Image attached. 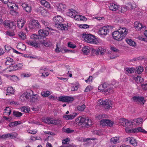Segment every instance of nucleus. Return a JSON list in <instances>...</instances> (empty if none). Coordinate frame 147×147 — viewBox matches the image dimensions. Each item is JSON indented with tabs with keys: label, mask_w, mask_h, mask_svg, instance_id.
Here are the masks:
<instances>
[{
	"label": "nucleus",
	"mask_w": 147,
	"mask_h": 147,
	"mask_svg": "<svg viewBox=\"0 0 147 147\" xmlns=\"http://www.w3.org/2000/svg\"><path fill=\"white\" fill-rule=\"evenodd\" d=\"M8 138H14L17 137L18 136V134L15 132L8 133Z\"/></svg>",
	"instance_id": "obj_47"
},
{
	"label": "nucleus",
	"mask_w": 147,
	"mask_h": 147,
	"mask_svg": "<svg viewBox=\"0 0 147 147\" xmlns=\"http://www.w3.org/2000/svg\"><path fill=\"white\" fill-rule=\"evenodd\" d=\"M22 6L26 12L29 13L31 11V7L30 5L26 3H23L22 4Z\"/></svg>",
	"instance_id": "obj_19"
},
{
	"label": "nucleus",
	"mask_w": 147,
	"mask_h": 147,
	"mask_svg": "<svg viewBox=\"0 0 147 147\" xmlns=\"http://www.w3.org/2000/svg\"><path fill=\"white\" fill-rule=\"evenodd\" d=\"M32 74L30 73H22L20 75V76L22 78H28L30 77Z\"/></svg>",
	"instance_id": "obj_43"
},
{
	"label": "nucleus",
	"mask_w": 147,
	"mask_h": 147,
	"mask_svg": "<svg viewBox=\"0 0 147 147\" xmlns=\"http://www.w3.org/2000/svg\"><path fill=\"white\" fill-rule=\"evenodd\" d=\"M56 27L60 28L62 30H65V28H67L63 24H62V23L60 24L59 25L58 24Z\"/></svg>",
	"instance_id": "obj_57"
},
{
	"label": "nucleus",
	"mask_w": 147,
	"mask_h": 147,
	"mask_svg": "<svg viewBox=\"0 0 147 147\" xmlns=\"http://www.w3.org/2000/svg\"><path fill=\"white\" fill-rule=\"evenodd\" d=\"M28 26L31 29L36 30L40 28V25L38 20H33L29 24Z\"/></svg>",
	"instance_id": "obj_9"
},
{
	"label": "nucleus",
	"mask_w": 147,
	"mask_h": 147,
	"mask_svg": "<svg viewBox=\"0 0 147 147\" xmlns=\"http://www.w3.org/2000/svg\"><path fill=\"white\" fill-rule=\"evenodd\" d=\"M24 57L26 59H37L38 60L40 61H42V59H40V57H37L36 56H24Z\"/></svg>",
	"instance_id": "obj_38"
},
{
	"label": "nucleus",
	"mask_w": 147,
	"mask_h": 147,
	"mask_svg": "<svg viewBox=\"0 0 147 147\" xmlns=\"http://www.w3.org/2000/svg\"><path fill=\"white\" fill-rule=\"evenodd\" d=\"M127 140L129 141L130 143L133 146H137V141L133 137L129 138H127Z\"/></svg>",
	"instance_id": "obj_28"
},
{
	"label": "nucleus",
	"mask_w": 147,
	"mask_h": 147,
	"mask_svg": "<svg viewBox=\"0 0 147 147\" xmlns=\"http://www.w3.org/2000/svg\"><path fill=\"white\" fill-rule=\"evenodd\" d=\"M5 111L4 112V113L5 114V115H9L11 112V109L9 107H6L5 109Z\"/></svg>",
	"instance_id": "obj_54"
},
{
	"label": "nucleus",
	"mask_w": 147,
	"mask_h": 147,
	"mask_svg": "<svg viewBox=\"0 0 147 147\" xmlns=\"http://www.w3.org/2000/svg\"><path fill=\"white\" fill-rule=\"evenodd\" d=\"M132 122L133 123V125L134 124L136 125H139L142 123L143 122V119L140 118L135 119L133 120Z\"/></svg>",
	"instance_id": "obj_22"
},
{
	"label": "nucleus",
	"mask_w": 147,
	"mask_h": 147,
	"mask_svg": "<svg viewBox=\"0 0 147 147\" xmlns=\"http://www.w3.org/2000/svg\"><path fill=\"white\" fill-rule=\"evenodd\" d=\"M119 124L120 125L125 127V130L127 133L129 131V128L133 127V123L132 121L123 118L119 119Z\"/></svg>",
	"instance_id": "obj_2"
},
{
	"label": "nucleus",
	"mask_w": 147,
	"mask_h": 147,
	"mask_svg": "<svg viewBox=\"0 0 147 147\" xmlns=\"http://www.w3.org/2000/svg\"><path fill=\"white\" fill-rule=\"evenodd\" d=\"M65 98V102H70L74 100V98L70 96H66Z\"/></svg>",
	"instance_id": "obj_53"
},
{
	"label": "nucleus",
	"mask_w": 147,
	"mask_h": 147,
	"mask_svg": "<svg viewBox=\"0 0 147 147\" xmlns=\"http://www.w3.org/2000/svg\"><path fill=\"white\" fill-rule=\"evenodd\" d=\"M82 51L84 54L88 55L90 52V47L88 46L84 47L82 49Z\"/></svg>",
	"instance_id": "obj_36"
},
{
	"label": "nucleus",
	"mask_w": 147,
	"mask_h": 147,
	"mask_svg": "<svg viewBox=\"0 0 147 147\" xmlns=\"http://www.w3.org/2000/svg\"><path fill=\"white\" fill-rule=\"evenodd\" d=\"M5 63L6 65H11L13 64L14 63V62L12 58L9 57H7V58Z\"/></svg>",
	"instance_id": "obj_31"
},
{
	"label": "nucleus",
	"mask_w": 147,
	"mask_h": 147,
	"mask_svg": "<svg viewBox=\"0 0 147 147\" xmlns=\"http://www.w3.org/2000/svg\"><path fill=\"white\" fill-rule=\"evenodd\" d=\"M38 11L41 13L42 15H45V13L46 12V11L45 9L42 7H40L38 9Z\"/></svg>",
	"instance_id": "obj_48"
},
{
	"label": "nucleus",
	"mask_w": 147,
	"mask_h": 147,
	"mask_svg": "<svg viewBox=\"0 0 147 147\" xmlns=\"http://www.w3.org/2000/svg\"><path fill=\"white\" fill-rule=\"evenodd\" d=\"M133 101L141 105H143L145 102V100L143 97L139 96H135L132 98Z\"/></svg>",
	"instance_id": "obj_11"
},
{
	"label": "nucleus",
	"mask_w": 147,
	"mask_h": 147,
	"mask_svg": "<svg viewBox=\"0 0 147 147\" xmlns=\"http://www.w3.org/2000/svg\"><path fill=\"white\" fill-rule=\"evenodd\" d=\"M8 7L11 9V10L13 11H14V12H15L16 9H15V7L16 9V6L15 4L13 5L12 6H9V5H8Z\"/></svg>",
	"instance_id": "obj_64"
},
{
	"label": "nucleus",
	"mask_w": 147,
	"mask_h": 147,
	"mask_svg": "<svg viewBox=\"0 0 147 147\" xmlns=\"http://www.w3.org/2000/svg\"><path fill=\"white\" fill-rule=\"evenodd\" d=\"M86 118L84 117H79L75 119V121L77 123H78L79 125L83 124L86 126Z\"/></svg>",
	"instance_id": "obj_14"
},
{
	"label": "nucleus",
	"mask_w": 147,
	"mask_h": 147,
	"mask_svg": "<svg viewBox=\"0 0 147 147\" xmlns=\"http://www.w3.org/2000/svg\"><path fill=\"white\" fill-rule=\"evenodd\" d=\"M76 11L73 9H71L67 13V15L71 17L72 18H73L75 14Z\"/></svg>",
	"instance_id": "obj_40"
},
{
	"label": "nucleus",
	"mask_w": 147,
	"mask_h": 147,
	"mask_svg": "<svg viewBox=\"0 0 147 147\" xmlns=\"http://www.w3.org/2000/svg\"><path fill=\"white\" fill-rule=\"evenodd\" d=\"M125 41L129 45L133 47H135L136 45V43L131 39L127 38L126 39Z\"/></svg>",
	"instance_id": "obj_29"
},
{
	"label": "nucleus",
	"mask_w": 147,
	"mask_h": 147,
	"mask_svg": "<svg viewBox=\"0 0 147 147\" xmlns=\"http://www.w3.org/2000/svg\"><path fill=\"white\" fill-rule=\"evenodd\" d=\"M26 43L29 45L34 47L36 48H38L39 47L38 43H37L35 41L27 40Z\"/></svg>",
	"instance_id": "obj_18"
},
{
	"label": "nucleus",
	"mask_w": 147,
	"mask_h": 147,
	"mask_svg": "<svg viewBox=\"0 0 147 147\" xmlns=\"http://www.w3.org/2000/svg\"><path fill=\"white\" fill-rule=\"evenodd\" d=\"M92 77L91 76H90L88 79L87 80H85V81L86 83H90L92 81Z\"/></svg>",
	"instance_id": "obj_61"
},
{
	"label": "nucleus",
	"mask_w": 147,
	"mask_h": 147,
	"mask_svg": "<svg viewBox=\"0 0 147 147\" xmlns=\"http://www.w3.org/2000/svg\"><path fill=\"white\" fill-rule=\"evenodd\" d=\"M33 92L32 90H29L24 93L20 97V99L22 101H24L29 99L31 95L33 94Z\"/></svg>",
	"instance_id": "obj_7"
},
{
	"label": "nucleus",
	"mask_w": 147,
	"mask_h": 147,
	"mask_svg": "<svg viewBox=\"0 0 147 147\" xmlns=\"http://www.w3.org/2000/svg\"><path fill=\"white\" fill-rule=\"evenodd\" d=\"M131 77L137 83H141L143 81V78L137 75H132Z\"/></svg>",
	"instance_id": "obj_25"
},
{
	"label": "nucleus",
	"mask_w": 147,
	"mask_h": 147,
	"mask_svg": "<svg viewBox=\"0 0 147 147\" xmlns=\"http://www.w3.org/2000/svg\"><path fill=\"white\" fill-rule=\"evenodd\" d=\"M82 37L85 41L89 43L96 44L98 42V40L94 36L91 34H83Z\"/></svg>",
	"instance_id": "obj_4"
},
{
	"label": "nucleus",
	"mask_w": 147,
	"mask_h": 147,
	"mask_svg": "<svg viewBox=\"0 0 147 147\" xmlns=\"http://www.w3.org/2000/svg\"><path fill=\"white\" fill-rule=\"evenodd\" d=\"M22 123L20 121H15L11 122L9 124V126L10 127H13Z\"/></svg>",
	"instance_id": "obj_37"
},
{
	"label": "nucleus",
	"mask_w": 147,
	"mask_h": 147,
	"mask_svg": "<svg viewBox=\"0 0 147 147\" xmlns=\"http://www.w3.org/2000/svg\"><path fill=\"white\" fill-rule=\"evenodd\" d=\"M7 78L14 82L19 80V78L15 75H6Z\"/></svg>",
	"instance_id": "obj_27"
},
{
	"label": "nucleus",
	"mask_w": 147,
	"mask_h": 147,
	"mask_svg": "<svg viewBox=\"0 0 147 147\" xmlns=\"http://www.w3.org/2000/svg\"><path fill=\"white\" fill-rule=\"evenodd\" d=\"M52 92H51L49 91H43L41 92V95L43 97H47L50 95L52 93Z\"/></svg>",
	"instance_id": "obj_34"
},
{
	"label": "nucleus",
	"mask_w": 147,
	"mask_h": 147,
	"mask_svg": "<svg viewBox=\"0 0 147 147\" xmlns=\"http://www.w3.org/2000/svg\"><path fill=\"white\" fill-rule=\"evenodd\" d=\"M39 96L36 94H33V96L31 98V100L30 101L32 102H35L37 101L39 99Z\"/></svg>",
	"instance_id": "obj_41"
},
{
	"label": "nucleus",
	"mask_w": 147,
	"mask_h": 147,
	"mask_svg": "<svg viewBox=\"0 0 147 147\" xmlns=\"http://www.w3.org/2000/svg\"><path fill=\"white\" fill-rule=\"evenodd\" d=\"M107 119H103L101 120L100 121V125L102 126H107Z\"/></svg>",
	"instance_id": "obj_52"
},
{
	"label": "nucleus",
	"mask_w": 147,
	"mask_h": 147,
	"mask_svg": "<svg viewBox=\"0 0 147 147\" xmlns=\"http://www.w3.org/2000/svg\"><path fill=\"white\" fill-rule=\"evenodd\" d=\"M131 128H130L129 131L127 132V133H139L141 132L144 134H146L147 133V131H145L142 127H138L137 128L132 129Z\"/></svg>",
	"instance_id": "obj_10"
},
{
	"label": "nucleus",
	"mask_w": 147,
	"mask_h": 147,
	"mask_svg": "<svg viewBox=\"0 0 147 147\" xmlns=\"http://www.w3.org/2000/svg\"><path fill=\"white\" fill-rule=\"evenodd\" d=\"M57 7L58 10L59 11H61L65 8L66 6L62 3H60L57 4Z\"/></svg>",
	"instance_id": "obj_35"
},
{
	"label": "nucleus",
	"mask_w": 147,
	"mask_h": 147,
	"mask_svg": "<svg viewBox=\"0 0 147 147\" xmlns=\"http://www.w3.org/2000/svg\"><path fill=\"white\" fill-rule=\"evenodd\" d=\"M19 36L22 39L24 40L26 38V35L23 32H21L19 33Z\"/></svg>",
	"instance_id": "obj_55"
},
{
	"label": "nucleus",
	"mask_w": 147,
	"mask_h": 147,
	"mask_svg": "<svg viewBox=\"0 0 147 147\" xmlns=\"http://www.w3.org/2000/svg\"><path fill=\"white\" fill-rule=\"evenodd\" d=\"M40 2L42 5L48 8L50 7L49 2L45 0H42L40 1Z\"/></svg>",
	"instance_id": "obj_30"
},
{
	"label": "nucleus",
	"mask_w": 147,
	"mask_h": 147,
	"mask_svg": "<svg viewBox=\"0 0 147 147\" xmlns=\"http://www.w3.org/2000/svg\"><path fill=\"white\" fill-rule=\"evenodd\" d=\"M106 52L105 48H102L101 47L94 49H92V52L93 54H95L96 55L100 54L103 55L105 54Z\"/></svg>",
	"instance_id": "obj_8"
},
{
	"label": "nucleus",
	"mask_w": 147,
	"mask_h": 147,
	"mask_svg": "<svg viewBox=\"0 0 147 147\" xmlns=\"http://www.w3.org/2000/svg\"><path fill=\"white\" fill-rule=\"evenodd\" d=\"M21 111L25 112H29L30 111V109L29 107H23L21 109Z\"/></svg>",
	"instance_id": "obj_46"
},
{
	"label": "nucleus",
	"mask_w": 147,
	"mask_h": 147,
	"mask_svg": "<svg viewBox=\"0 0 147 147\" xmlns=\"http://www.w3.org/2000/svg\"><path fill=\"white\" fill-rule=\"evenodd\" d=\"M112 29L111 26H107L100 28L99 30V34L102 35H106Z\"/></svg>",
	"instance_id": "obj_6"
},
{
	"label": "nucleus",
	"mask_w": 147,
	"mask_h": 147,
	"mask_svg": "<svg viewBox=\"0 0 147 147\" xmlns=\"http://www.w3.org/2000/svg\"><path fill=\"white\" fill-rule=\"evenodd\" d=\"M143 67L142 66H138L135 69V72L138 74H140L144 71Z\"/></svg>",
	"instance_id": "obj_33"
},
{
	"label": "nucleus",
	"mask_w": 147,
	"mask_h": 147,
	"mask_svg": "<svg viewBox=\"0 0 147 147\" xmlns=\"http://www.w3.org/2000/svg\"><path fill=\"white\" fill-rule=\"evenodd\" d=\"M13 114L16 117H19L22 115V113L18 111H14L13 112Z\"/></svg>",
	"instance_id": "obj_63"
},
{
	"label": "nucleus",
	"mask_w": 147,
	"mask_h": 147,
	"mask_svg": "<svg viewBox=\"0 0 147 147\" xmlns=\"http://www.w3.org/2000/svg\"><path fill=\"white\" fill-rule=\"evenodd\" d=\"M112 105V101L109 99H107L104 101L103 106L106 109H109L111 108Z\"/></svg>",
	"instance_id": "obj_13"
},
{
	"label": "nucleus",
	"mask_w": 147,
	"mask_h": 147,
	"mask_svg": "<svg viewBox=\"0 0 147 147\" xmlns=\"http://www.w3.org/2000/svg\"><path fill=\"white\" fill-rule=\"evenodd\" d=\"M134 70V69L133 67H127L125 68L126 71L127 72L130 74L133 73Z\"/></svg>",
	"instance_id": "obj_51"
},
{
	"label": "nucleus",
	"mask_w": 147,
	"mask_h": 147,
	"mask_svg": "<svg viewBox=\"0 0 147 147\" xmlns=\"http://www.w3.org/2000/svg\"><path fill=\"white\" fill-rule=\"evenodd\" d=\"M41 121L43 122L49 124L57 125L60 124L61 123V121L60 119H55L52 118L48 117H43Z\"/></svg>",
	"instance_id": "obj_3"
},
{
	"label": "nucleus",
	"mask_w": 147,
	"mask_h": 147,
	"mask_svg": "<svg viewBox=\"0 0 147 147\" xmlns=\"http://www.w3.org/2000/svg\"><path fill=\"white\" fill-rule=\"evenodd\" d=\"M85 105H83L81 106H78L77 107V109L80 111H83L85 108Z\"/></svg>",
	"instance_id": "obj_50"
},
{
	"label": "nucleus",
	"mask_w": 147,
	"mask_h": 147,
	"mask_svg": "<svg viewBox=\"0 0 147 147\" xmlns=\"http://www.w3.org/2000/svg\"><path fill=\"white\" fill-rule=\"evenodd\" d=\"M93 88V86L90 85H88L86 87L84 91L85 92H88L91 91Z\"/></svg>",
	"instance_id": "obj_56"
},
{
	"label": "nucleus",
	"mask_w": 147,
	"mask_h": 147,
	"mask_svg": "<svg viewBox=\"0 0 147 147\" xmlns=\"http://www.w3.org/2000/svg\"><path fill=\"white\" fill-rule=\"evenodd\" d=\"M134 26L137 30H140L142 28H145V26H143L141 23H139L138 22H136L134 23Z\"/></svg>",
	"instance_id": "obj_23"
},
{
	"label": "nucleus",
	"mask_w": 147,
	"mask_h": 147,
	"mask_svg": "<svg viewBox=\"0 0 147 147\" xmlns=\"http://www.w3.org/2000/svg\"><path fill=\"white\" fill-rule=\"evenodd\" d=\"M127 10V8L126 6H122L121 7L120 11L121 13H124Z\"/></svg>",
	"instance_id": "obj_60"
},
{
	"label": "nucleus",
	"mask_w": 147,
	"mask_h": 147,
	"mask_svg": "<svg viewBox=\"0 0 147 147\" xmlns=\"http://www.w3.org/2000/svg\"><path fill=\"white\" fill-rule=\"evenodd\" d=\"M128 33V30L126 28L120 27L117 31L113 32L112 35L114 40L121 41L125 38Z\"/></svg>",
	"instance_id": "obj_1"
},
{
	"label": "nucleus",
	"mask_w": 147,
	"mask_h": 147,
	"mask_svg": "<svg viewBox=\"0 0 147 147\" xmlns=\"http://www.w3.org/2000/svg\"><path fill=\"white\" fill-rule=\"evenodd\" d=\"M113 88L111 86H109V87L107 88L102 92L103 93L106 95H109L112 93L113 92Z\"/></svg>",
	"instance_id": "obj_15"
},
{
	"label": "nucleus",
	"mask_w": 147,
	"mask_h": 147,
	"mask_svg": "<svg viewBox=\"0 0 147 147\" xmlns=\"http://www.w3.org/2000/svg\"><path fill=\"white\" fill-rule=\"evenodd\" d=\"M54 22L55 23V26H56L58 24L59 25L63 21V19L62 18L59 16H57L55 17L53 19Z\"/></svg>",
	"instance_id": "obj_12"
},
{
	"label": "nucleus",
	"mask_w": 147,
	"mask_h": 147,
	"mask_svg": "<svg viewBox=\"0 0 147 147\" xmlns=\"http://www.w3.org/2000/svg\"><path fill=\"white\" fill-rule=\"evenodd\" d=\"M28 133L33 134H35L37 132V130L35 129H29L28 130Z\"/></svg>",
	"instance_id": "obj_58"
},
{
	"label": "nucleus",
	"mask_w": 147,
	"mask_h": 147,
	"mask_svg": "<svg viewBox=\"0 0 147 147\" xmlns=\"http://www.w3.org/2000/svg\"><path fill=\"white\" fill-rule=\"evenodd\" d=\"M77 115V113H74L70 115H64L63 116V118L67 120H71L74 119Z\"/></svg>",
	"instance_id": "obj_16"
},
{
	"label": "nucleus",
	"mask_w": 147,
	"mask_h": 147,
	"mask_svg": "<svg viewBox=\"0 0 147 147\" xmlns=\"http://www.w3.org/2000/svg\"><path fill=\"white\" fill-rule=\"evenodd\" d=\"M74 50H70L66 49L64 48H62L60 49V52H61L62 53H69V52H74Z\"/></svg>",
	"instance_id": "obj_45"
},
{
	"label": "nucleus",
	"mask_w": 147,
	"mask_h": 147,
	"mask_svg": "<svg viewBox=\"0 0 147 147\" xmlns=\"http://www.w3.org/2000/svg\"><path fill=\"white\" fill-rule=\"evenodd\" d=\"M119 8V7L114 3H111L109 6V9L112 11H116Z\"/></svg>",
	"instance_id": "obj_24"
},
{
	"label": "nucleus",
	"mask_w": 147,
	"mask_h": 147,
	"mask_svg": "<svg viewBox=\"0 0 147 147\" xmlns=\"http://www.w3.org/2000/svg\"><path fill=\"white\" fill-rule=\"evenodd\" d=\"M41 22H42V23L45 26H47V27L45 28V29H46V28H47L48 29H49V30H50V29H51L52 30V29L50 28L49 27H48V26H49V23L47 21H45V20H41Z\"/></svg>",
	"instance_id": "obj_49"
},
{
	"label": "nucleus",
	"mask_w": 147,
	"mask_h": 147,
	"mask_svg": "<svg viewBox=\"0 0 147 147\" xmlns=\"http://www.w3.org/2000/svg\"><path fill=\"white\" fill-rule=\"evenodd\" d=\"M3 24L6 28H9V29L12 28L13 26H15V24L14 22H10L8 21L4 22Z\"/></svg>",
	"instance_id": "obj_20"
},
{
	"label": "nucleus",
	"mask_w": 147,
	"mask_h": 147,
	"mask_svg": "<svg viewBox=\"0 0 147 147\" xmlns=\"http://www.w3.org/2000/svg\"><path fill=\"white\" fill-rule=\"evenodd\" d=\"M119 138L117 137H114L111 139V142L113 144H115L119 142Z\"/></svg>",
	"instance_id": "obj_42"
},
{
	"label": "nucleus",
	"mask_w": 147,
	"mask_h": 147,
	"mask_svg": "<svg viewBox=\"0 0 147 147\" xmlns=\"http://www.w3.org/2000/svg\"><path fill=\"white\" fill-rule=\"evenodd\" d=\"M107 126L111 127L113 126L114 124L113 121L109 119H107Z\"/></svg>",
	"instance_id": "obj_59"
},
{
	"label": "nucleus",
	"mask_w": 147,
	"mask_h": 147,
	"mask_svg": "<svg viewBox=\"0 0 147 147\" xmlns=\"http://www.w3.org/2000/svg\"><path fill=\"white\" fill-rule=\"evenodd\" d=\"M26 21L24 19H19L17 21V26L19 28H22L25 23Z\"/></svg>",
	"instance_id": "obj_21"
},
{
	"label": "nucleus",
	"mask_w": 147,
	"mask_h": 147,
	"mask_svg": "<svg viewBox=\"0 0 147 147\" xmlns=\"http://www.w3.org/2000/svg\"><path fill=\"white\" fill-rule=\"evenodd\" d=\"M109 85L106 83H105L103 84L100 85L98 87V90H105L107 88L109 87Z\"/></svg>",
	"instance_id": "obj_26"
},
{
	"label": "nucleus",
	"mask_w": 147,
	"mask_h": 147,
	"mask_svg": "<svg viewBox=\"0 0 147 147\" xmlns=\"http://www.w3.org/2000/svg\"><path fill=\"white\" fill-rule=\"evenodd\" d=\"M39 36L44 37L48 35L49 34V31L46 30L40 29L38 31Z\"/></svg>",
	"instance_id": "obj_17"
},
{
	"label": "nucleus",
	"mask_w": 147,
	"mask_h": 147,
	"mask_svg": "<svg viewBox=\"0 0 147 147\" xmlns=\"http://www.w3.org/2000/svg\"><path fill=\"white\" fill-rule=\"evenodd\" d=\"M7 95H9L13 94L14 92L13 88L11 87H8L7 89Z\"/></svg>",
	"instance_id": "obj_39"
},
{
	"label": "nucleus",
	"mask_w": 147,
	"mask_h": 147,
	"mask_svg": "<svg viewBox=\"0 0 147 147\" xmlns=\"http://www.w3.org/2000/svg\"><path fill=\"white\" fill-rule=\"evenodd\" d=\"M45 47H49L52 45V42L49 40H43L42 42Z\"/></svg>",
	"instance_id": "obj_32"
},
{
	"label": "nucleus",
	"mask_w": 147,
	"mask_h": 147,
	"mask_svg": "<svg viewBox=\"0 0 147 147\" xmlns=\"http://www.w3.org/2000/svg\"><path fill=\"white\" fill-rule=\"evenodd\" d=\"M97 105H102L103 106V104L104 103V101H103L102 100L100 99L98 100L97 102Z\"/></svg>",
	"instance_id": "obj_62"
},
{
	"label": "nucleus",
	"mask_w": 147,
	"mask_h": 147,
	"mask_svg": "<svg viewBox=\"0 0 147 147\" xmlns=\"http://www.w3.org/2000/svg\"><path fill=\"white\" fill-rule=\"evenodd\" d=\"M126 5V7L127 8L129 9L132 11L135 8V7L134 6V4H132V3L130 2L128 3Z\"/></svg>",
	"instance_id": "obj_44"
},
{
	"label": "nucleus",
	"mask_w": 147,
	"mask_h": 147,
	"mask_svg": "<svg viewBox=\"0 0 147 147\" xmlns=\"http://www.w3.org/2000/svg\"><path fill=\"white\" fill-rule=\"evenodd\" d=\"M23 67V64L21 63H18L13 66H10L9 67H7L4 70H3L2 72L3 73H4V72L7 73L15 70H17L22 69Z\"/></svg>",
	"instance_id": "obj_5"
}]
</instances>
